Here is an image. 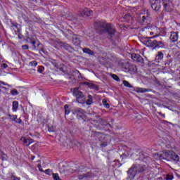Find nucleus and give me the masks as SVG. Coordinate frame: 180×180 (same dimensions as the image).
I'll use <instances>...</instances> for the list:
<instances>
[{"label": "nucleus", "mask_w": 180, "mask_h": 180, "mask_svg": "<svg viewBox=\"0 0 180 180\" xmlns=\"http://www.w3.org/2000/svg\"><path fill=\"white\" fill-rule=\"evenodd\" d=\"M151 2V8L155 12H158L161 9V2L163 5V11L165 12H172L174 11V3L172 0H150Z\"/></svg>", "instance_id": "nucleus-1"}, {"label": "nucleus", "mask_w": 180, "mask_h": 180, "mask_svg": "<svg viewBox=\"0 0 180 180\" xmlns=\"http://www.w3.org/2000/svg\"><path fill=\"white\" fill-rule=\"evenodd\" d=\"M96 30L98 33L100 34H103V33H107L108 36H115V33H116V30L112 27V25L110 23L107 22H101L96 27Z\"/></svg>", "instance_id": "nucleus-2"}, {"label": "nucleus", "mask_w": 180, "mask_h": 180, "mask_svg": "<svg viewBox=\"0 0 180 180\" xmlns=\"http://www.w3.org/2000/svg\"><path fill=\"white\" fill-rule=\"evenodd\" d=\"M162 161H174L178 162L179 161V156L172 150H165L162 151V155L160 156Z\"/></svg>", "instance_id": "nucleus-3"}, {"label": "nucleus", "mask_w": 180, "mask_h": 180, "mask_svg": "<svg viewBox=\"0 0 180 180\" xmlns=\"http://www.w3.org/2000/svg\"><path fill=\"white\" fill-rule=\"evenodd\" d=\"M65 36L68 40H71L72 39L74 46H79L81 44V36L74 34L71 30H67Z\"/></svg>", "instance_id": "nucleus-4"}, {"label": "nucleus", "mask_w": 180, "mask_h": 180, "mask_svg": "<svg viewBox=\"0 0 180 180\" xmlns=\"http://www.w3.org/2000/svg\"><path fill=\"white\" fill-rule=\"evenodd\" d=\"M96 136H98L99 137L101 148H105L108 146V143L110 141V136L109 135H105L101 132H96Z\"/></svg>", "instance_id": "nucleus-5"}, {"label": "nucleus", "mask_w": 180, "mask_h": 180, "mask_svg": "<svg viewBox=\"0 0 180 180\" xmlns=\"http://www.w3.org/2000/svg\"><path fill=\"white\" fill-rule=\"evenodd\" d=\"M73 95L77 98V102L78 103H85V96L78 88H75L73 90Z\"/></svg>", "instance_id": "nucleus-6"}, {"label": "nucleus", "mask_w": 180, "mask_h": 180, "mask_svg": "<svg viewBox=\"0 0 180 180\" xmlns=\"http://www.w3.org/2000/svg\"><path fill=\"white\" fill-rule=\"evenodd\" d=\"M135 165H132L127 172L128 177L127 180H133L136 178V175H137V172H136V169H134Z\"/></svg>", "instance_id": "nucleus-7"}, {"label": "nucleus", "mask_w": 180, "mask_h": 180, "mask_svg": "<svg viewBox=\"0 0 180 180\" xmlns=\"http://www.w3.org/2000/svg\"><path fill=\"white\" fill-rule=\"evenodd\" d=\"M132 165H134V169L136 172L137 174H141L142 172H144L146 171V165L142 164H133Z\"/></svg>", "instance_id": "nucleus-8"}, {"label": "nucleus", "mask_w": 180, "mask_h": 180, "mask_svg": "<svg viewBox=\"0 0 180 180\" xmlns=\"http://www.w3.org/2000/svg\"><path fill=\"white\" fill-rule=\"evenodd\" d=\"M91 178H94V174L91 172L83 173L78 176V179L79 180L89 179Z\"/></svg>", "instance_id": "nucleus-9"}, {"label": "nucleus", "mask_w": 180, "mask_h": 180, "mask_svg": "<svg viewBox=\"0 0 180 180\" xmlns=\"http://www.w3.org/2000/svg\"><path fill=\"white\" fill-rule=\"evenodd\" d=\"M151 20V18L148 14H146V15H143L141 17V22L142 25H150V22Z\"/></svg>", "instance_id": "nucleus-10"}, {"label": "nucleus", "mask_w": 180, "mask_h": 180, "mask_svg": "<svg viewBox=\"0 0 180 180\" xmlns=\"http://www.w3.org/2000/svg\"><path fill=\"white\" fill-rule=\"evenodd\" d=\"M20 141L23 143L24 146H29L30 144H32V143H34V141L32 139H27L26 137L22 136L20 138Z\"/></svg>", "instance_id": "nucleus-11"}, {"label": "nucleus", "mask_w": 180, "mask_h": 180, "mask_svg": "<svg viewBox=\"0 0 180 180\" xmlns=\"http://www.w3.org/2000/svg\"><path fill=\"white\" fill-rule=\"evenodd\" d=\"M94 11H91L89 8H84L80 11L81 16H91Z\"/></svg>", "instance_id": "nucleus-12"}, {"label": "nucleus", "mask_w": 180, "mask_h": 180, "mask_svg": "<svg viewBox=\"0 0 180 180\" xmlns=\"http://www.w3.org/2000/svg\"><path fill=\"white\" fill-rule=\"evenodd\" d=\"M61 46L69 53H74V51H75L74 48L67 43H62Z\"/></svg>", "instance_id": "nucleus-13"}, {"label": "nucleus", "mask_w": 180, "mask_h": 180, "mask_svg": "<svg viewBox=\"0 0 180 180\" xmlns=\"http://www.w3.org/2000/svg\"><path fill=\"white\" fill-rule=\"evenodd\" d=\"M144 43L147 47H155V43H157V40H151V39H146L144 41Z\"/></svg>", "instance_id": "nucleus-14"}, {"label": "nucleus", "mask_w": 180, "mask_h": 180, "mask_svg": "<svg viewBox=\"0 0 180 180\" xmlns=\"http://www.w3.org/2000/svg\"><path fill=\"white\" fill-rule=\"evenodd\" d=\"M74 114L77 115V116L79 117H82L84 115H85V112L82 110V108H78L74 110Z\"/></svg>", "instance_id": "nucleus-15"}, {"label": "nucleus", "mask_w": 180, "mask_h": 180, "mask_svg": "<svg viewBox=\"0 0 180 180\" xmlns=\"http://www.w3.org/2000/svg\"><path fill=\"white\" fill-rule=\"evenodd\" d=\"M165 47V44L161 41H157L155 43V46L153 48V50H155V49H164Z\"/></svg>", "instance_id": "nucleus-16"}, {"label": "nucleus", "mask_w": 180, "mask_h": 180, "mask_svg": "<svg viewBox=\"0 0 180 180\" xmlns=\"http://www.w3.org/2000/svg\"><path fill=\"white\" fill-rule=\"evenodd\" d=\"M151 91H153V89H144L138 87L136 88V92H137L138 94H146V92H151Z\"/></svg>", "instance_id": "nucleus-17"}, {"label": "nucleus", "mask_w": 180, "mask_h": 180, "mask_svg": "<svg viewBox=\"0 0 180 180\" xmlns=\"http://www.w3.org/2000/svg\"><path fill=\"white\" fill-rule=\"evenodd\" d=\"M170 40H172V41H178V32H172Z\"/></svg>", "instance_id": "nucleus-18"}, {"label": "nucleus", "mask_w": 180, "mask_h": 180, "mask_svg": "<svg viewBox=\"0 0 180 180\" xmlns=\"http://www.w3.org/2000/svg\"><path fill=\"white\" fill-rule=\"evenodd\" d=\"M83 53H85V54H89V56H95V52L94 51L88 49V48H84L82 49Z\"/></svg>", "instance_id": "nucleus-19"}, {"label": "nucleus", "mask_w": 180, "mask_h": 180, "mask_svg": "<svg viewBox=\"0 0 180 180\" xmlns=\"http://www.w3.org/2000/svg\"><path fill=\"white\" fill-rule=\"evenodd\" d=\"M19 108V102L15 101L13 102V112H16Z\"/></svg>", "instance_id": "nucleus-20"}, {"label": "nucleus", "mask_w": 180, "mask_h": 180, "mask_svg": "<svg viewBox=\"0 0 180 180\" xmlns=\"http://www.w3.org/2000/svg\"><path fill=\"white\" fill-rule=\"evenodd\" d=\"M102 103H103V106H105V108H106L107 109H109L110 108V105H109V103H108V101L106 100V98H103L102 100Z\"/></svg>", "instance_id": "nucleus-21"}, {"label": "nucleus", "mask_w": 180, "mask_h": 180, "mask_svg": "<svg viewBox=\"0 0 180 180\" xmlns=\"http://www.w3.org/2000/svg\"><path fill=\"white\" fill-rule=\"evenodd\" d=\"M156 58H158V60H162V58H164V53H162V51L158 52V54L156 55Z\"/></svg>", "instance_id": "nucleus-22"}, {"label": "nucleus", "mask_w": 180, "mask_h": 180, "mask_svg": "<svg viewBox=\"0 0 180 180\" xmlns=\"http://www.w3.org/2000/svg\"><path fill=\"white\" fill-rule=\"evenodd\" d=\"M73 74L76 75V77H77L78 79H81V78H82V75H81L79 71L77 70L73 72Z\"/></svg>", "instance_id": "nucleus-23"}, {"label": "nucleus", "mask_w": 180, "mask_h": 180, "mask_svg": "<svg viewBox=\"0 0 180 180\" xmlns=\"http://www.w3.org/2000/svg\"><path fill=\"white\" fill-rule=\"evenodd\" d=\"M65 115H70V105L68 104L65 105Z\"/></svg>", "instance_id": "nucleus-24"}, {"label": "nucleus", "mask_w": 180, "mask_h": 180, "mask_svg": "<svg viewBox=\"0 0 180 180\" xmlns=\"http://www.w3.org/2000/svg\"><path fill=\"white\" fill-rule=\"evenodd\" d=\"M34 37L33 36H26V41L27 43H30L34 40Z\"/></svg>", "instance_id": "nucleus-25"}, {"label": "nucleus", "mask_w": 180, "mask_h": 180, "mask_svg": "<svg viewBox=\"0 0 180 180\" xmlns=\"http://www.w3.org/2000/svg\"><path fill=\"white\" fill-rule=\"evenodd\" d=\"M30 44H32L33 50H37V47H36V44H37V41H36V39L32 41Z\"/></svg>", "instance_id": "nucleus-26"}, {"label": "nucleus", "mask_w": 180, "mask_h": 180, "mask_svg": "<svg viewBox=\"0 0 180 180\" xmlns=\"http://www.w3.org/2000/svg\"><path fill=\"white\" fill-rule=\"evenodd\" d=\"M123 84L124 86H127V88H133V86H131V84H130V83L126 80L123 81Z\"/></svg>", "instance_id": "nucleus-27"}, {"label": "nucleus", "mask_w": 180, "mask_h": 180, "mask_svg": "<svg viewBox=\"0 0 180 180\" xmlns=\"http://www.w3.org/2000/svg\"><path fill=\"white\" fill-rule=\"evenodd\" d=\"M162 153H157L154 155V158H155V160H161L162 161V158H161L162 156Z\"/></svg>", "instance_id": "nucleus-28"}, {"label": "nucleus", "mask_w": 180, "mask_h": 180, "mask_svg": "<svg viewBox=\"0 0 180 180\" xmlns=\"http://www.w3.org/2000/svg\"><path fill=\"white\" fill-rule=\"evenodd\" d=\"M137 63H141V64H143L144 63V59L141 56L139 55L138 58H137Z\"/></svg>", "instance_id": "nucleus-29"}, {"label": "nucleus", "mask_w": 180, "mask_h": 180, "mask_svg": "<svg viewBox=\"0 0 180 180\" xmlns=\"http://www.w3.org/2000/svg\"><path fill=\"white\" fill-rule=\"evenodd\" d=\"M29 65H30L31 67H37V61L32 60L29 63Z\"/></svg>", "instance_id": "nucleus-30"}, {"label": "nucleus", "mask_w": 180, "mask_h": 180, "mask_svg": "<svg viewBox=\"0 0 180 180\" xmlns=\"http://www.w3.org/2000/svg\"><path fill=\"white\" fill-rule=\"evenodd\" d=\"M139 54L136 53H132L131 54V58L134 60V61H137V58H139Z\"/></svg>", "instance_id": "nucleus-31"}, {"label": "nucleus", "mask_w": 180, "mask_h": 180, "mask_svg": "<svg viewBox=\"0 0 180 180\" xmlns=\"http://www.w3.org/2000/svg\"><path fill=\"white\" fill-rule=\"evenodd\" d=\"M139 54L136 53H132L131 54V58L134 60V61H137V58H139Z\"/></svg>", "instance_id": "nucleus-32"}, {"label": "nucleus", "mask_w": 180, "mask_h": 180, "mask_svg": "<svg viewBox=\"0 0 180 180\" xmlns=\"http://www.w3.org/2000/svg\"><path fill=\"white\" fill-rule=\"evenodd\" d=\"M8 117L9 119H11V120H12L13 122H15V120H16V117H18V115H12L9 114Z\"/></svg>", "instance_id": "nucleus-33"}, {"label": "nucleus", "mask_w": 180, "mask_h": 180, "mask_svg": "<svg viewBox=\"0 0 180 180\" xmlns=\"http://www.w3.org/2000/svg\"><path fill=\"white\" fill-rule=\"evenodd\" d=\"M11 95L16 96V95H19V91H18V90L16 89H13L11 91Z\"/></svg>", "instance_id": "nucleus-34"}, {"label": "nucleus", "mask_w": 180, "mask_h": 180, "mask_svg": "<svg viewBox=\"0 0 180 180\" xmlns=\"http://www.w3.org/2000/svg\"><path fill=\"white\" fill-rule=\"evenodd\" d=\"M89 99L86 101L87 105H91L92 104V96H89Z\"/></svg>", "instance_id": "nucleus-35"}, {"label": "nucleus", "mask_w": 180, "mask_h": 180, "mask_svg": "<svg viewBox=\"0 0 180 180\" xmlns=\"http://www.w3.org/2000/svg\"><path fill=\"white\" fill-rule=\"evenodd\" d=\"M111 77L115 81H117V82L120 81V78H119V77L117 75H112Z\"/></svg>", "instance_id": "nucleus-36"}, {"label": "nucleus", "mask_w": 180, "mask_h": 180, "mask_svg": "<svg viewBox=\"0 0 180 180\" xmlns=\"http://www.w3.org/2000/svg\"><path fill=\"white\" fill-rule=\"evenodd\" d=\"M53 178L54 180H61L58 176V174H53Z\"/></svg>", "instance_id": "nucleus-37"}, {"label": "nucleus", "mask_w": 180, "mask_h": 180, "mask_svg": "<svg viewBox=\"0 0 180 180\" xmlns=\"http://www.w3.org/2000/svg\"><path fill=\"white\" fill-rule=\"evenodd\" d=\"M37 71H38V72H39V74H41V72H43L44 71V67L39 66Z\"/></svg>", "instance_id": "nucleus-38"}, {"label": "nucleus", "mask_w": 180, "mask_h": 180, "mask_svg": "<svg viewBox=\"0 0 180 180\" xmlns=\"http://www.w3.org/2000/svg\"><path fill=\"white\" fill-rule=\"evenodd\" d=\"M166 179L167 180H172V179H174V176L167 174L166 176Z\"/></svg>", "instance_id": "nucleus-39"}, {"label": "nucleus", "mask_w": 180, "mask_h": 180, "mask_svg": "<svg viewBox=\"0 0 180 180\" xmlns=\"http://www.w3.org/2000/svg\"><path fill=\"white\" fill-rule=\"evenodd\" d=\"M7 158H8V156H7L6 155L3 154V155H1V160H2V161H6Z\"/></svg>", "instance_id": "nucleus-40"}, {"label": "nucleus", "mask_w": 180, "mask_h": 180, "mask_svg": "<svg viewBox=\"0 0 180 180\" xmlns=\"http://www.w3.org/2000/svg\"><path fill=\"white\" fill-rule=\"evenodd\" d=\"M44 172H45V174H46L47 175H51V174H52L51 169H48L45 170Z\"/></svg>", "instance_id": "nucleus-41"}, {"label": "nucleus", "mask_w": 180, "mask_h": 180, "mask_svg": "<svg viewBox=\"0 0 180 180\" xmlns=\"http://www.w3.org/2000/svg\"><path fill=\"white\" fill-rule=\"evenodd\" d=\"M15 123H18V124H20L22 123V120L20 118L16 117L15 120L14 121Z\"/></svg>", "instance_id": "nucleus-42"}, {"label": "nucleus", "mask_w": 180, "mask_h": 180, "mask_svg": "<svg viewBox=\"0 0 180 180\" xmlns=\"http://www.w3.org/2000/svg\"><path fill=\"white\" fill-rule=\"evenodd\" d=\"M87 85H89V88H96V86L95 84H90V83H86Z\"/></svg>", "instance_id": "nucleus-43"}, {"label": "nucleus", "mask_w": 180, "mask_h": 180, "mask_svg": "<svg viewBox=\"0 0 180 180\" xmlns=\"http://www.w3.org/2000/svg\"><path fill=\"white\" fill-rule=\"evenodd\" d=\"M58 70H60L62 72H64V65H60L58 67Z\"/></svg>", "instance_id": "nucleus-44"}, {"label": "nucleus", "mask_w": 180, "mask_h": 180, "mask_svg": "<svg viewBox=\"0 0 180 180\" xmlns=\"http://www.w3.org/2000/svg\"><path fill=\"white\" fill-rule=\"evenodd\" d=\"M171 63H172V59H169V60H167L165 64V65H169V64H171Z\"/></svg>", "instance_id": "nucleus-45"}, {"label": "nucleus", "mask_w": 180, "mask_h": 180, "mask_svg": "<svg viewBox=\"0 0 180 180\" xmlns=\"http://www.w3.org/2000/svg\"><path fill=\"white\" fill-rule=\"evenodd\" d=\"M22 50H28L29 49V46L27 45H22Z\"/></svg>", "instance_id": "nucleus-46"}, {"label": "nucleus", "mask_w": 180, "mask_h": 180, "mask_svg": "<svg viewBox=\"0 0 180 180\" xmlns=\"http://www.w3.org/2000/svg\"><path fill=\"white\" fill-rule=\"evenodd\" d=\"M1 68H4V69L8 68V64H6V63L1 64Z\"/></svg>", "instance_id": "nucleus-47"}, {"label": "nucleus", "mask_w": 180, "mask_h": 180, "mask_svg": "<svg viewBox=\"0 0 180 180\" xmlns=\"http://www.w3.org/2000/svg\"><path fill=\"white\" fill-rule=\"evenodd\" d=\"M37 46L36 47H37V50H39V47H40V46H41V43H40V41H37Z\"/></svg>", "instance_id": "nucleus-48"}, {"label": "nucleus", "mask_w": 180, "mask_h": 180, "mask_svg": "<svg viewBox=\"0 0 180 180\" xmlns=\"http://www.w3.org/2000/svg\"><path fill=\"white\" fill-rule=\"evenodd\" d=\"M38 168H39V170L41 172H43V168H41V165H38Z\"/></svg>", "instance_id": "nucleus-49"}, {"label": "nucleus", "mask_w": 180, "mask_h": 180, "mask_svg": "<svg viewBox=\"0 0 180 180\" xmlns=\"http://www.w3.org/2000/svg\"><path fill=\"white\" fill-rule=\"evenodd\" d=\"M49 131H54V127H51L49 128Z\"/></svg>", "instance_id": "nucleus-50"}, {"label": "nucleus", "mask_w": 180, "mask_h": 180, "mask_svg": "<svg viewBox=\"0 0 180 180\" xmlns=\"http://www.w3.org/2000/svg\"><path fill=\"white\" fill-rule=\"evenodd\" d=\"M11 179H12L13 180H20V179H19V178H18V177H16V176H13L11 177Z\"/></svg>", "instance_id": "nucleus-51"}, {"label": "nucleus", "mask_w": 180, "mask_h": 180, "mask_svg": "<svg viewBox=\"0 0 180 180\" xmlns=\"http://www.w3.org/2000/svg\"><path fill=\"white\" fill-rule=\"evenodd\" d=\"M11 25H12L13 27H18V23H16V22L15 23L12 22Z\"/></svg>", "instance_id": "nucleus-52"}, {"label": "nucleus", "mask_w": 180, "mask_h": 180, "mask_svg": "<svg viewBox=\"0 0 180 180\" xmlns=\"http://www.w3.org/2000/svg\"><path fill=\"white\" fill-rule=\"evenodd\" d=\"M162 117H163V119H165V114H162Z\"/></svg>", "instance_id": "nucleus-53"}, {"label": "nucleus", "mask_w": 180, "mask_h": 180, "mask_svg": "<svg viewBox=\"0 0 180 180\" xmlns=\"http://www.w3.org/2000/svg\"><path fill=\"white\" fill-rule=\"evenodd\" d=\"M0 84H2L3 85H6L4 82H0Z\"/></svg>", "instance_id": "nucleus-54"}, {"label": "nucleus", "mask_w": 180, "mask_h": 180, "mask_svg": "<svg viewBox=\"0 0 180 180\" xmlns=\"http://www.w3.org/2000/svg\"><path fill=\"white\" fill-rule=\"evenodd\" d=\"M158 115H160V116H162V112H158Z\"/></svg>", "instance_id": "nucleus-55"}, {"label": "nucleus", "mask_w": 180, "mask_h": 180, "mask_svg": "<svg viewBox=\"0 0 180 180\" xmlns=\"http://www.w3.org/2000/svg\"><path fill=\"white\" fill-rule=\"evenodd\" d=\"M35 157L34 156H32L31 157V160L33 161V160H34Z\"/></svg>", "instance_id": "nucleus-56"}, {"label": "nucleus", "mask_w": 180, "mask_h": 180, "mask_svg": "<svg viewBox=\"0 0 180 180\" xmlns=\"http://www.w3.org/2000/svg\"><path fill=\"white\" fill-rule=\"evenodd\" d=\"M103 124H104V126H106V124H108V122H104V123H103Z\"/></svg>", "instance_id": "nucleus-57"}, {"label": "nucleus", "mask_w": 180, "mask_h": 180, "mask_svg": "<svg viewBox=\"0 0 180 180\" xmlns=\"http://www.w3.org/2000/svg\"><path fill=\"white\" fill-rule=\"evenodd\" d=\"M39 51H42V52H44V50L43 49H41L39 50Z\"/></svg>", "instance_id": "nucleus-58"}, {"label": "nucleus", "mask_w": 180, "mask_h": 180, "mask_svg": "<svg viewBox=\"0 0 180 180\" xmlns=\"http://www.w3.org/2000/svg\"><path fill=\"white\" fill-rule=\"evenodd\" d=\"M154 37H155V36L149 37V39H154Z\"/></svg>", "instance_id": "nucleus-59"}, {"label": "nucleus", "mask_w": 180, "mask_h": 180, "mask_svg": "<svg viewBox=\"0 0 180 180\" xmlns=\"http://www.w3.org/2000/svg\"><path fill=\"white\" fill-rule=\"evenodd\" d=\"M154 34V32H150V36H153Z\"/></svg>", "instance_id": "nucleus-60"}, {"label": "nucleus", "mask_w": 180, "mask_h": 180, "mask_svg": "<svg viewBox=\"0 0 180 180\" xmlns=\"http://www.w3.org/2000/svg\"><path fill=\"white\" fill-rule=\"evenodd\" d=\"M30 1H34V0H30Z\"/></svg>", "instance_id": "nucleus-61"}]
</instances>
